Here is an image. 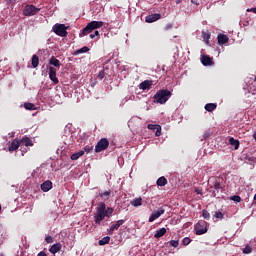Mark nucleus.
I'll list each match as a JSON object with an SVG mask.
<instances>
[{
    "label": "nucleus",
    "instance_id": "nucleus-1",
    "mask_svg": "<svg viewBox=\"0 0 256 256\" xmlns=\"http://www.w3.org/2000/svg\"><path fill=\"white\" fill-rule=\"evenodd\" d=\"M113 211L114 209L112 207H107L105 202H100L96 207V213L94 215V222L96 225H101V221H103L105 217H111Z\"/></svg>",
    "mask_w": 256,
    "mask_h": 256
},
{
    "label": "nucleus",
    "instance_id": "nucleus-2",
    "mask_svg": "<svg viewBox=\"0 0 256 256\" xmlns=\"http://www.w3.org/2000/svg\"><path fill=\"white\" fill-rule=\"evenodd\" d=\"M173 94L168 89H161L156 92L153 96L154 103H159L160 105H165Z\"/></svg>",
    "mask_w": 256,
    "mask_h": 256
},
{
    "label": "nucleus",
    "instance_id": "nucleus-3",
    "mask_svg": "<svg viewBox=\"0 0 256 256\" xmlns=\"http://www.w3.org/2000/svg\"><path fill=\"white\" fill-rule=\"evenodd\" d=\"M103 25V21H91L83 28L79 37H85V35H89V33H92L95 29H101Z\"/></svg>",
    "mask_w": 256,
    "mask_h": 256
},
{
    "label": "nucleus",
    "instance_id": "nucleus-4",
    "mask_svg": "<svg viewBox=\"0 0 256 256\" xmlns=\"http://www.w3.org/2000/svg\"><path fill=\"white\" fill-rule=\"evenodd\" d=\"M196 235H205L209 231V223L205 220H199L198 223L194 226Z\"/></svg>",
    "mask_w": 256,
    "mask_h": 256
},
{
    "label": "nucleus",
    "instance_id": "nucleus-5",
    "mask_svg": "<svg viewBox=\"0 0 256 256\" xmlns=\"http://www.w3.org/2000/svg\"><path fill=\"white\" fill-rule=\"evenodd\" d=\"M41 11L40 8L35 7V5H26L23 13L25 17H33V15H37Z\"/></svg>",
    "mask_w": 256,
    "mask_h": 256
},
{
    "label": "nucleus",
    "instance_id": "nucleus-6",
    "mask_svg": "<svg viewBox=\"0 0 256 256\" xmlns=\"http://www.w3.org/2000/svg\"><path fill=\"white\" fill-rule=\"evenodd\" d=\"M53 31L59 37H67V27L65 24H56L53 26Z\"/></svg>",
    "mask_w": 256,
    "mask_h": 256
},
{
    "label": "nucleus",
    "instance_id": "nucleus-7",
    "mask_svg": "<svg viewBox=\"0 0 256 256\" xmlns=\"http://www.w3.org/2000/svg\"><path fill=\"white\" fill-rule=\"evenodd\" d=\"M109 147V140L107 138H102L98 141L95 146V153H101V151H105Z\"/></svg>",
    "mask_w": 256,
    "mask_h": 256
},
{
    "label": "nucleus",
    "instance_id": "nucleus-8",
    "mask_svg": "<svg viewBox=\"0 0 256 256\" xmlns=\"http://www.w3.org/2000/svg\"><path fill=\"white\" fill-rule=\"evenodd\" d=\"M49 79L57 85L59 83V78H57V69L53 66L49 67Z\"/></svg>",
    "mask_w": 256,
    "mask_h": 256
},
{
    "label": "nucleus",
    "instance_id": "nucleus-9",
    "mask_svg": "<svg viewBox=\"0 0 256 256\" xmlns=\"http://www.w3.org/2000/svg\"><path fill=\"white\" fill-rule=\"evenodd\" d=\"M165 214V209H163V207L159 208L156 212H153L150 217H149V223H153V221H155V219H159V217H161V215Z\"/></svg>",
    "mask_w": 256,
    "mask_h": 256
},
{
    "label": "nucleus",
    "instance_id": "nucleus-10",
    "mask_svg": "<svg viewBox=\"0 0 256 256\" xmlns=\"http://www.w3.org/2000/svg\"><path fill=\"white\" fill-rule=\"evenodd\" d=\"M19 147H21V141L19 139L15 138L9 145L8 151H10V153H13V151H17V149H19Z\"/></svg>",
    "mask_w": 256,
    "mask_h": 256
},
{
    "label": "nucleus",
    "instance_id": "nucleus-11",
    "mask_svg": "<svg viewBox=\"0 0 256 256\" xmlns=\"http://www.w3.org/2000/svg\"><path fill=\"white\" fill-rule=\"evenodd\" d=\"M161 19V14H152L148 15L145 18L146 23H155V21H159Z\"/></svg>",
    "mask_w": 256,
    "mask_h": 256
},
{
    "label": "nucleus",
    "instance_id": "nucleus-12",
    "mask_svg": "<svg viewBox=\"0 0 256 256\" xmlns=\"http://www.w3.org/2000/svg\"><path fill=\"white\" fill-rule=\"evenodd\" d=\"M152 85H153L152 80H145L139 84V89H142V91H147V89H151Z\"/></svg>",
    "mask_w": 256,
    "mask_h": 256
},
{
    "label": "nucleus",
    "instance_id": "nucleus-13",
    "mask_svg": "<svg viewBox=\"0 0 256 256\" xmlns=\"http://www.w3.org/2000/svg\"><path fill=\"white\" fill-rule=\"evenodd\" d=\"M41 189L44 191V193H47V191H51V189H53V182H51V180L45 181L41 184Z\"/></svg>",
    "mask_w": 256,
    "mask_h": 256
},
{
    "label": "nucleus",
    "instance_id": "nucleus-14",
    "mask_svg": "<svg viewBox=\"0 0 256 256\" xmlns=\"http://www.w3.org/2000/svg\"><path fill=\"white\" fill-rule=\"evenodd\" d=\"M217 41L218 45H225V43H229V37L225 34H218Z\"/></svg>",
    "mask_w": 256,
    "mask_h": 256
},
{
    "label": "nucleus",
    "instance_id": "nucleus-15",
    "mask_svg": "<svg viewBox=\"0 0 256 256\" xmlns=\"http://www.w3.org/2000/svg\"><path fill=\"white\" fill-rule=\"evenodd\" d=\"M62 248L63 245H61V243H55L49 248V251L52 253V255H55L56 253H59Z\"/></svg>",
    "mask_w": 256,
    "mask_h": 256
},
{
    "label": "nucleus",
    "instance_id": "nucleus-16",
    "mask_svg": "<svg viewBox=\"0 0 256 256\" xmlns=\"http://www.w3.org/2000/svg\"><path fill=\"white\" fill-rule=\"evenodd\" d=\"M123 223H125V220H123V219L118 220L115 224H113V225L110 227L109 234H110V235H113V231H117V229H119V227H120L121 225H123Z\"/></svg>",
    "mask_w": 256,
    "mask_h": 256
},
{
    "label": "nucleus",
    "instance_id": "nucleus-17",
    "mask_svg": "<svg viewBox=\"0 0 256 256\" xmlns=\"http://www.w3.org/2000/svg\"><path fill=\"white\" fill-rule=\"evenodd\" d=\"M23 143L25 147H33V141L27 136H24L22 139H20V145Z\"/></svg>",
    "mask_w": 256,
    "mask_h": 256
},
{
    "label": "nucleus",
    "instance_id": "nucleus-18",
    "mask_svg": "<svg viewBox=\"0 0 256 256\" xmlns=\"http://www.w3.org/2000/svg\"><path fill=\"white\" fill-rule=\"evenodd\" d=\"M201 63L202 65H204L205 67L212 65L213 61L211 60V57L207 56V55H203L201 58Z\"/></svg>",
    "mask_w": 256,
    "mask_h": 256
},
{
    "label": "nucleus",
    "instance_id": "nucleus-19",
    "mask_svg": "<svg viewBox=\"0 0 256 256\" xmlns=\"http://www.w3.org/2000/svg\"><path fill=\"white\" fill-rule=\"evenodd\" d=\"M49 65H53V67H56L57 69L61 68V62L55 58V56H52L49 60Z\"/></svg>",
    "mask_w": 256,
    "mask_h": 256
},
{
    "label": "nucleus",
    "instance_id": "nucleus-20",
    "mask_svg": "<svg viewBox=\"0 0 256 256\" xmlns=\"http://www.w3.org/2000/svg\"><path fill=\"white\" fill-rule=\"evenodd\" d=\"M130 205H132V207H141V205H143V198H141V197L134 198L130 202Z\"/></svg>",
    "mask_w": 256,
    "mask_h": 256
},
{
    "label": "nucleus",
    "instance_id": "nucleus-21",
    "mask_svg": "<svg viewBox=\"0 0 256 256\" xmlns=\"http://www.w3.org/2000/svg\"><path fill=\"white\" fill-rule=\"evenodd\" d=\"M84 155H85V151L80 150V151H78V152L72 154V155L70 156V159H71L72 161H77V159H79V157H83Z\"/></svg>",
    "mask_w": 256,
    "mask_h": 256
},
{
    "label": "nucleus",
    "instance_id": "nucleus-22",
    "mask_svg": "<svg viewBox=\"0 0 256 256\" xmlns=\"http://www.w3.org/2000/svg\"><path fill=\"white\" fill-rule=\"evenodd\" d=\"M165 233H167V229L166 228H161V229L156 231V233L154 234V238L155 239H161V237H163L165 235Z\"/></svg>",
    "mask_w": 256,
    "mask_h": 256
},
{
    "label": "nucleus",
    "instance_id": "nucleus-23",
    "mask_svg": "<svg viewBox=\"0 0 256 256\" xmlns=\"http://www.w3.org/2000/svg\"><path fill=\"white\" fill-rule=\"evenodd\" d=\"M229 143L230 145H232V147H234L235 150L239 149V140L233 138V137H230L229 138Z\"/></svg>",
    "mask_w": 256,
    "mask_h": 256
},
{
    "label": "nucleus",
    "instance_id": "nucleus-24",
    "mask_svg": "<svg viewBox=\"0 0 256 256\" xmlns=\"http://www.w3.org/2000/svg\"><path fill=\"white\" fill-rule=\"evenodd\" d=\"M156 183L158 187H165V185H167V178H165V176H161L160 178H158Z\"/></svg>",
    "mask_w": 256,
    "mask_h": 256
},
{
    "label": "nucleus",
    "instance_id": "nucleus-25",
    "mask_svg": "<svg viewBox=\"0 0 256 256\" xmlns=\"http://www.w3.org/2000/svg\"><path fill=\"white\" fill-rule=\"evenodd\" d=\"M109 241H111V237L105 236L101 240H99L98 245L103 247V245H109Z\"/></svg>",
    "mask_w": 256,
    "mask_h": 256
},
{
    "label": "nucleus",
    "instance_id": "nucleus-26",
    "mask_svg": "<svg viewBox=\"0 0 256 256\" xmlns=\"http://www.w3.org/2000/svg\"><path fill=\"white\" fill-rule=\"evenodd\" d=\"M202 38L206 42V45H209V39H211V33L209 31H203Z\"/></svg>",
    "mask_w": 256,
    "mask_h": 256
},
{
    "label": "nucleus",
    "instance_id": "nucleus-27",
    "mask_svg": "<svg viewBox=\"0 0 256 256\" xmlns=\"http://www.w3.org/2000/svg\"><path fill=\"white\" fill-rule=\"evenodd\" d=\"M31 65L34 69H36V67H39V57L37 55L32 56Z\"/></svg>",
    "mask_w": 256,
    "mask_h": 256
},
{
    "label": "nucleus",
    "instance_id": "nucleus-28",
    "mask_svg": "<svg viewBox=\"0 0 256 256\" xmlns=\"http://www.w3.org/2000/svg\"><path fill=\"white\" fill-rule=\"evenodd\" d=\"M204 109L211 113V111H215L217 109V105L215 103H208L205 105Z\"/></svg>",
    "mask_w": 256,
    "mask_h": 256
},
{
    "label": "nucleus",
    "instance_id": "nucleus-29",
    "mask_svg": "<svg viewBox=\"0 0 256 256\" xmlns=\"http://www.w3.org/2000/svg\"><path fill=\"white\" fill-rule=\"evenodd\" d=\"M242 253H244L245 255H249L250 253H253V248L249 244H247L243 248Z\"/></svg>",
    "mask_w": 256,
    "mask_h": 256
},
{
    "label": "nucleus",
    "instance_id": "nucleus-30",
    "mask_svg": "<svg viewBox=\"0 0 256 256\" xmlns=\"http://www.w3.org/2000/svg\"><path fill=\"white\" fill-rule=\"evenodd\" d=\"M24 107H25V109H27V111H35V109H37L35 107V104L29 103V102L25 103Z\"/></svg>",
    "mask_w": 256,
    "mask_h": 256
},
{
    "label": "nucleus",
    "instance_id": "nucleus-31",
    "mask_svg": "<svg viewBox=\"0 0 256 256\" xmlns=\"http://www.w3.org/2000/svg\"><path fill=\"white\" fill-rule=\"evenodd\" d=\"M89 47L84 46L76 51L77 55H80L81 53H88Z\"/></svg>",
    "mask_w": 256,
    "mask_h": 256
},
{
    "label": "nucleus",
    "instance_id": "nucleus-32",
    "mask_svg": "<svg viewBox=\"0 0 256 256\" xmlns=\"http://www.w3.org/2000/svg\"><path fill=\"white\" fill-rule=\"evenodd\" d=\"M109 195H111V190H106V191H100L99 192V197H109Z\"/></svg>",
    "mask_w": 256,
    "mask_h": 256
},
{
    "label": "nucleus",
    "instance_id": "nucleus-33",
    "mask_svg": "<svg viewBox=\"0 0 256 256\" xmlns=\"http://www.w3.org/2000/svg\"><path fill=\"white\" fill-rule=\"evenodd\" d=\"M202 217L204 219H206L207 221H209V219H211V214L207 210H203L202 211Z\"/></svg>",
    "mask_w": 256,
    "mask_h": 256
},
{
    "label": "nucleus",
    "instance_id": "nucleus-34",
    "mask_svg": "<svg viewBox=\"0 0 256 256\" xmlns=\"http://www.w3.org/2000/svg\"><path fill=\"white\" fill-rule=\"evenodd\" d=\"M230 201H234L235 203H241V196L234 195V196L230 197Z\"/></svg>",
    "mask_w": 256,
    "mask_h": 256
},
{
    "label": "nucleus",
    "instance_id": "nucleus-35",
    "mask_svg": "<svg viewBox=\"0 0 256 256\" xmlns=\"http://www.w3.org/2000/svg\"><path fill=\"white\" fill-rule=\"evenodd\" d=\"M214 218L215 219H224V214L222 212L216 211L214 213Z\"/></svg>",
    "mask_w": 256,
    "mask_h": 256
},
{
    "label": "nucleus",
    "instance_id": "nucleus-36",
    "mask_svg": "<svg viewBox=\"0 0 256 256\" xmlns=\"http://www.w3.org/2000/svg\"><path fill=\"white\" fill-rule=\"evenodd\" d=\"M105 75H106L105 70H102L99 72L97 78L100 79V81H103V79H105Z\"/></svg>",
    "mask_w": 256,
    "mask_h": 256
},
{
    "label": "nucleus",
    "instance_id": "nucleus-37",
    "mask_svg": "<svg viewBox=\"0 0 256 256\" xmlns=\"http://www.w3.org/2000/svg\"><path fill=\"white\" fill-rule=\"evenodd\" d=\"M169 243L172 247H179V240H171Z\"/></svg>",
    "mask_w": 256,
    "mask_h": 256
},
{
    "label": "nucleus",
    "instance_id": "nucleus-38",
    "mask_svg": "<svg viewBox=\"0 0 256 256\" xmlns=\"http://www.w3.org/2000/svg\"><path fill=\"white\" fill-rule=\"evenodd\" d=\"M84 151H85L86 153H91V151H93V146H91V145H86V146L84 147Z\"/></svg>",
    "mask_w": 256,
    "mask_h": 256
},
{
    "label": "nucleus",
    "instance_id": "nucleus-39",
    "mask_svg": "<svg viewBox=\"0 0 256 256\" xmlns=\"http://www.w3.org/2000/svg\"><path fill=\"white\" fill-rule=\"evenodd\" d=\"M182 243H183V245H185V246L189 245V243H191V238L185 237V238L182 240Z\"/></svg>",
    "mask_w": 256,
    "mask_h": 256
},
{
    "label": "nucleus",
    "instance_id": "nucleus-40",
    "mask_svg": "<svg viewBox=\"0 0 256 256\" xmlns=\"http://www.w3.org/2000/svg\"><path fill=\"white\" fill-rule=\"evenodd\" d=\"M148 129H151L152 131H155L156 129H159V125L149 124Z\"/></svg>",
    "mask_w": 256,
    "mask_h": 256
},
{
    "label": "nucleus",
    "instance_id": "nucleus-41",
    "mask_svg": "<svg viewBox=\"0 0 256 256\" xmlns=\"http://www.w3.org/2000/svg\"><path fill=\"white\" fill-rule=\"evenodd\" d=\"M214 189H215L216 191H219V189H222L221 183L216 181V182L214 183Z\"/></svg>",
    "mask_w": 256,
    "mask_h": 256
},
{
    "label": "nucleus",
    "instance_id": "nucleus-42",
    "mask_svg": "<svg viewBox=\"0 0 256 256\" xmlns=\"http://www.w3.org/2000/svg\"><path fill=\"white\" fill-rule=\"evenodd\" d=\"M171 29H173V24H172V23H168V24H166V26L164 27V31H169V30H171Z\"/></svg>",
    "mask_w": 256,
    "mask_h": 256
},
{
    "label": "nucleus",
    "instance_id": "nucleus-43",
    "mask_svg": "<svg viewBox=\"0 0 256 256\" xmlns=\"http://www.w3.org/2000/svg\"><path fill=\"white\" fill-rule=\"evenodd\" d=\"M95 37H100L99 31H95L93 34H90V39H95Z\"/></svg>",
    "mask_w": 256,
    "mask_h": 256
},
{
    "label": "nucleus",
    "instance_id": "nucleus-44",
    "mask_svg": "<svg viewBox=\"0 0 256 256\" xmlns=\"http://www.w3.org/2000/svg\"><path fill=\"white\" fill-rule=\"evenodd\" d=\"M155 131L156 137H161V126H158V128H156Z\"/></svg>",
    "mask_w": 256,
    "mask_h": 256
},
{
    "label": "nucleus",
    "instance_id": "nucleus-45",
    "mask_svg": "<svg viewBox=\"0 0 256 256\" xmlns=\"http://www.w3.org/2000/svg\"><path fill=\"white\" fill-rule=\"evenodd\" d=\"M45 241H46V243H53V237L52 236H47L46 238H45Z\"/></svg>",
    "mask_w": 256,
    "mask_h": 256
},
{
    "label": "nucleus",
    "instance_id": "nucleus-46",
    "mask_svg": "<svg viewBox=\"0 0 256 256\" xmlns=\"http://www.w3.org/2000/svg\"><path fill=\"white\" fill-rule=\"evenodd\" d=\"M247 12L248 13H256V7L255 8H248Z\"/></svg>",
    "mask_w": 256,
    "mask_h": 256
},
{
    "label": "nucleus",
    "instance_id": "nucleus-47",
    "mask_svg": "<svg viewBox=\"0 0 256 256\" xmlns=\"http://www.w3.org/2000/svg\"><path fill=\"white\" fill-rule=\"evenodd\" d=\"M195 193H197V195H203V190L197 188L195 189Z\"/></svg>",
    "mask_w": 256,
    "mask_h": 256
},
{
    "label": "nucleus",
    "instance_id": "nucleus-48",
    "mask_svg": "<svg viewBox=\"0 0 256 256\" xmlns=\"http://www.w3.org/2000/svg\"><path fill=\"white\" fill-rule=\"evenodd\" d=\"M37 256H47V253H45V251H41L37 254Z\"/></svg>",
    "mask_w": 256,
    "mask_h": 256
},
{
    "label": "nucleus",
    "instance_id": "nucleus-49",
    "mask_svg": "<svg viewBox=\"0 0 256 256\" xmlns=\"http://www.w3.org/2000/svg\"><path fill=\"white\" fill-rule=\"evenodd\" d=\"M17 1H19V0H8V3L10 5H14V3H17Z\"/></svg>",
    "mask_w": 256,
    "mask_h": 256
},
{
    "label": "nucleus",
    "instance_id": "nucleus-50",
    "mask_svg": "<svg viewBox=\"0 0 256 256\" xmlns=\"http://www.w3.org/2000/svg\"><path fill=\"white\" fill-rule=\"evenodd\" d=\"M175 3L176 5H179V3H183V0H176Z\"/></svg>",
    "mask_w": 256,
    "mask_h": 256
},
{
    "label": "nucleus",
    "instance_id": "nucleus-51",
    "mask_svg": "<svg viewBox=\"0 0 256 256\" xmlns=\"http://www.w3.org/2000/svg\"><path fill=\"white\" fill-rule=\"evenodd\" d=\"M191 3H193V5H199V3H197V1L191 0Z\"/></svg>",
    "mask_w": 256,
    "mask_h": 256
},
{
    "label": "nucleus",
    "instance_id": "nucleus-52",
    "mask_svg": "<svg viewBox=\"0 0 256 256\" xmlns=\"http://www.w3.org/2000/svg\"><path fill=\"white\" fill-rule=\"evenodd\" d=\"M253 138H254L255 141H256V132L253 134Z\"/></svg>",
    "mask_w": 256,
    "mask_h": 256
},
{
    "label": "nucleus",
    "instance_id": "nucleus-53",
    "mask_svg": "<svg viewBox=\"0 0 256 256\" xmlns=\"http://www.w3.org/2000/svg\"><path fill=\"white\" fill-rule=\"evenodd\" d=\"M254 201H256V193H255V195H254Z\"/></svg>",
    "mask_w": 256,
    "mask_h": 256
},
{
    "label": "nucleus",
    "instance_id": "nucleus-54",
    "mask_svg": "<svg viewBox=\"0 0 256 256\" xmlns=\"http://www.w3.org/2000/svg\"><path fill=\"white\" fill-rule=\"evenodd\" d=\"M0 256H5V255H3V254H0Z\"/></svg>",
    "mask_w": 256,
    "mask_h": 256
}]
</instances>
